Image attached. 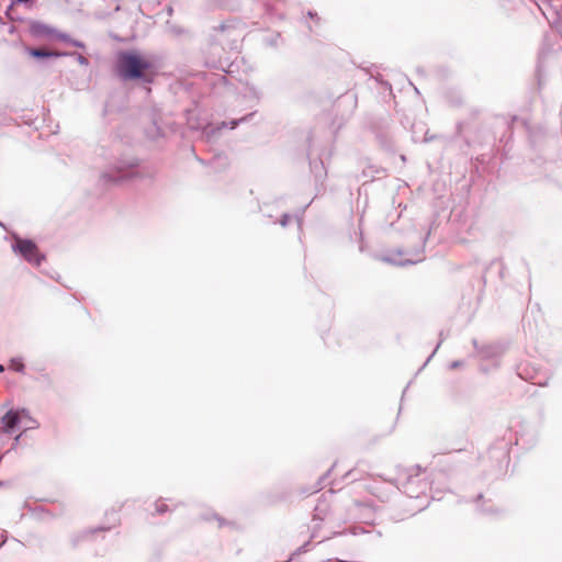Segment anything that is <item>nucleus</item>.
<instances>
[{"mask_svg": "<svg viewBox=\"0 0 562 562\" xmlns=\"http://www.w3.org/2000/svg\"><path fill=\"white\" fill-rule=\"evenodd\" d=\"M4 371V367L2 364H0V372H3Z\"/></svg>", "mask_w": 562, "mask_h": 562, "instance_id": "obj_8", "label": "nucleus"}, {"mask_svg": "<svg viewBox=\"0 0 562 562\" xmlns=\"http://www.w3.org/2000/svg\"><path fill=\"white\" fill-rule=\"evenodd\" d=\"M15 249L27 260L30 263L38 266L43 259L37 246L29 239H18Z\"/></svg>", "mask_w": 562, "mask_h": 562, "instance_id": "obj_2", "label": "nucleus"}, {"mask_svg": "<svg viewBox=\"0 0 562 562\" xmlns=\"http://www.w3.org/2000/svg\"><path fill=\"white\" fill-rule=\"evenodd\" d=\"M31 31H32V34L36 37H41V38L55 37V38L63 40V41L66 40L65 34L58 33L55 29H53L46 24H42V23L33 24L31 27Z\"/></svg>", "mask_w": 562, "mask_h": 562, "instance_id": "obj_3", "label": "nucleus"}, {"mask_svg": "<svg viewBox=\"0 0 562 562\" xmlns=\"http://www.w3.org/2000/svg\"><path fill=\"white\" fill-rule=\"evenodd\" d=\"M24 411L18 412V411H9L3 417H2V424L3 429L5 432H11L16 425L20 422L21 414H23Z\"/></svg>", "mask_w": 562, "mask_h": 562, "instance_id": "obj_4", "label": "nucleus"}, {"mask_svg": "<svg viewBox=\"0 0 562 562\" xmlns=\"http://www.w3.org/2000/svg\"><path fill=\"white\" fill-rule=\"evenodd\" d=\"M9 368L16 372H22L24 369V364L20 360L13 359L11 360Z\"/></svg>", "mask_w": 562, "mask_h": 562, "instance_id": "obj_6", "label": "nucleus"}, {"mask_svg": "<svg viewBox=\"0 0 562 562\" xmlns=\"http://www.w3.org/2000/svg\"><path fill=\"white\" fill-rule=\"evenodd\" d=\"M29 54L36 58L52 57V56L58 57V56L63 55L61 53L49 52V50H46L43 48H31V49H29Z\"/></svg>", "mask_w": 562, "mask_h": 562, "instance_id": "obj_5", "label": "nucleus"}, {"mask_svg": "<svg viewBox=\"0 0 562 562\" xmlns=\"http://www.w3.org/2000/svg\"><path fill=\"white\" fill-rule=\"evenodd\" d=\"M115 70L124 80L142 79L151 82L157 75L155 63L136 50L121 52L117 55Z\"/></svg>", "mask_w": 562, "mask_h": 562, "instance_id": "obj_1", "label": "nucleus"}, {"mask_svg": "<svg viewBox=\"0 0 562 562\" xmlns=\"http://www.w3.org/2000/svg\"><path fill=\"white\" fill-rule=\"evenodd\" d=\"M157 510H158L159 513H164V512L166 510V507H165V506L157 507Z\"/></svg>", "mask_w": 562, "mask_h": 562, "instance_id": "obj_7", "label": "nucleus"}]
</instances>
